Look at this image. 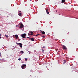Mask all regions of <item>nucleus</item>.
I'll return each mask as SVG.
<instances>
[{
    "label": "nucleus",
    "mask_w": 78,
    "mask_h": 78,
    "mask_svg": "<svg viewBox=\"0 0 78 78\" xmlns=\"http://www.w3.org/2000/svg\"><path fill=\"white\" fill-rule=\"evenodd\" d=\"M27 36V34H23L21 35V37L23 38V39H25L26 37L25 36Z\"/></svg>",
    "instance_id": "nucleus-1"
},
{
    "label": "nucleus",
    "mask_w": 78,
    "mask_h": 78,
    "mask_svg": "<svg viewBox=\"0 0 78 78\" xmlns=\"http://www.w3.org/2000/svg\"><path fill=\"white\" fill-rule=\"evenodd\" d=\"M26 65H22L21 66V67L23 69H25V68H26Z\"/></svg>",
    "instance_id": "nucleus-2"
},
{
    "label": "nucleus",
    "mask_w": 78,
    "mask_h": 78,
    "mask_svg": "<svg viewBox=\"0 0 78 78\" xmlns=\"http://www.w3.org/2000/svg\"><path fill=\"white\" fill-rule=\"evenodd\" d=\"M20 28H22L23 27H24V26H23V24L22 23H21L20 24Z\"/></svg>",
    "instance_id": "nucleus-3"
},
{
    "label": "nucleus",
    "mask_w": 78,
    "mask_h": 78,
    "mask_svg": "<svg viewBox=\"0 0 78 78\" xmlns=\"http://www.w3.org/2000/svg\"><path fill=\"white\" fill-rule=\"evenodd\" d=\"M63 50H67V48L64 45L63 46Z\"/></svg>",
    "instance_id": "nucleus-4"
},
{
    "label": "nucleus",
    "mask_w": 78,
    "mask_h": 78,
    "mask_svg": "<svg viewBox=\"0 0 78 78\" xmlns=\"http://www.w3.org/2000/svg\"><path fill=\"white\" fill-rule=\"evenodd\" d=\"M19 45H20V47H21V48H22V44L20 43H19Z\"/></svg>",
    "instance_id": "nucleus-5"
},
{
    "label": "nucleus",
    "mask_w": 78,
    "mask_h": 78,
    "mask_svg": "<svg viewBox=\"0 0 78 78\" xmlns=\"http://www.w3.org/2000/svg\"><path fill=\"white\" fill-rule=\"evenodd\" d=\"M66 2V0H62V3H64V2Z\"/></svg>",
    "instance_id": "nucleus-6"
},
{
    "label": "nucleus",
    "mask_w": 78,
    "mask_h": 78,
    "mask_svg": "<svg viewBox=\"0 0 78 78\" xmlns=\"http://www.w3.org/2000/svg\"><path fill=\"white\" fill-rule=\"evenodd\" d=\"M30 39L31 41H34L35 40L33 38H30Z\"/></svg>",
    "instance_id": "nucleus-7"
},
{
    "label": "nucleus",
    "mask_w": 78,
    "mask_h": 78,
    "mask_svg": "<svg viewBox=\"0 0 78 78\" xmlns=\"http://www.w3.org/2000/svg\"><path fill=\"white\" fill-rule=\"evenodd\" d=\"M30 33H31V36H32V35H33V32L31 31H30Z\"/></svg>",
    "instance_id": "nucleus-8"
},
{
    "label": "nucleus",
    "mask_w": 78,
    "mask_h": 78,
    "mask_svg": "<svg viewBox=\"0 0 78 78\" xmlns=\"http://www.w3.org/2000/svg\"><path fill=\"white\" fill-rule=\"evenodd\" d=\"M20 53H22V54H23L24 53V52L23 51H20Z\"/></svg>",
    "instance_id": "nucleus-9"
},
{
    "label": "nucleus",
    "mask_w": 78,
    "mask_h": 78,
    "mask_svg": "<svg viewBox=\"0 0 78 78\" xmlns=\"http://www.w3.org/2000/svg\"><path fill=\"white\" fill-rule=\"evenodd\" d=\"M15 37H16V39H17L18 38V35L16 34L15 36Z\"/></svg>",
    "instance_id": "nucleus-10"
},
{
    "label": "nucleus",
    "mask_w": 78,
    "mask_h": 78,
    "mask_svg": "<svg viewBox=\"0 0 78 78\" xmlns=\"http://www.w3.org/2000/svg\"><path fill=\"white\" fill-rule=\"evenodd\" d=\"M42 34H45V33L44 31H43L41 32Z\"/></svg>",
    "instance_id": "nucleus-11"
},
{
    "label": "nucleus",
    "mask_w": 78,
    "mask_h": 78,
    "mask_svg": "<svg viewBox=\"0 0 78 78\" xmlns=\"http://www.w3.org/2000/svg\"><path fill=\"white\" fill-rule=\"evenodd\" d=\"M46 12L47 14H49V12H48V10H47V9L46 10Z\"/></svg>",
    "instance_id": "nucleus-12"
},
{
    "label": "nucleus",
    "mask_w": 78,
    "mask_h": 78,
    "mask_svg": "<svg viewBox=\"0 0 78 78\" xmlns=\"http://www.w3.org/2000/svg\"><path fill=\"white\" fill-rule=\"evenodd\" d=\"M63 64H65V63L67 62V61L66 60H65L63 61Z\"/></svg>",
    "instance_id": "nucleus-13"
},
{
    "label": "nucleus",
    "mask_w": 78,
    "mask_h": 78,
    "mask_svg": "<svg viewBox=\"0 0 78 78\" xmlns=\"http://www.w3.org/2000/svg\"><path fill=\"white\" fill-rule=\"evenodd\" d=\"M19 16H22V13H20L18 14Z\"/></svg>",
    "instance_id": "nucleus-14"
},
{
    "label": "nucleus",
    "mask_w": 78,
    "mask_h": 78,
    "mask_svg": "<svg viewBox=\"0 0 78 78\" xmlns=\"http://www.w3.org/2000/svg\"><path fill=\"white\" fill-rule=\"evenodd\" d=\"M5 36L6 37H9V36H8V35H5Z\"/></svg>",
    "instance_id": "nucleus-15"
},
{
    "label": "nucleus",
    "mask_w": 78,
    "mask_h": 78,
    "mask_svg": "<svg viewBox=\"0 0 78 78\" xmlns=\"http://www.w3.org/2000/svg\"><path fill=\"white\" fill-rule=\"evenodd\" d=\"M42 52L43 53H44V49H42Z\"/></svg>",
    "instance_id": "nucleus-16"
},
{
    "label": "nucleus",
    "mask_w": 78,
    "mask_h": 78,
    "mask_svg": "<svg viewBox=\"0 0 78 78\" xmlns=\"http://www.w3.org/2000/svg\"><path fill=\"white\" fill-rule=\"evenodd\" d=\"M41 37H43V38H45V36H44V35L42 36Z\"/></svg>",
    "instance_id": "nucleus-17"
},
{
    "label": "nucleus",
    "mask_w": 78,
    "mask_h": 78,
    "mask_svg": "<svg viewBox=\"0 0 78 78\" xmlns=\"http://www.w3.org/2000/svg\"><path fill=\"white\" fill-rule=\"evenodd\" d=\"M18 60L19 61H20L21 60V58H19V59H18Z\"/></svg>",
    "instance_id": "nucleus-18"
},
{
    "label": "nucleus",
    "mask_w": 78,
    "mask_h": 78,
    "mask_svg": "<svg viewBox=\"0 0 78 78\" xmlns=\"http://www.w3.org/2000/svg\"><path fill=\"white\" fill-rule=\"evenodd\" d=\"M16 44H17V45H19V43H18L16 42Z\"/></svg>",
    "instance_id": "nucleus-19"
},
{
    "label": "nucleus",
    "mask_w": 78,
    "mask_h": 78,
    "mask_svg": "<svg viewBox=\"0 0 78 78\" xmlns=\"http://www.w3.org/2000/svg\"><path fill=\"white\" fill-rule=\"evenodd\" d=\"M39 35H40V34H37L36 35V36H39Z\"/></svg>",
    "instance_id": "nucleus-20"
},
{
    "label": "nucleus",
    "mask_w": 78,
    "mask_h": 78,
    "mask_svg": "<svg viewBox=\"0 0 78 78\" xmlns=\"http://www.w3.org/2000/svg\"><path fill=\"white\" fill-rule=\"evenodd\" d=\"M25 61H27V58H25Z\"/></svg>",
    "instance_id": "nucleus-21"
},
{
    "label": "nucleus",
    "mask_w": 78,
    "mask_h": 78,
    "mask_svg": "<svg viewBox=\"0 0 78 78\" xmlns=\"http://www.w3.org/2000/svg\"><path fill=\"white\" fill-rule=\"evenodd\" d=\"M2 56V54H1V52H0V56Z\"/></svg>",
    "instance_id": "nucleus-22"
},
{
    "label": "nucleus",
    "mask_w": 78,
    "mask_h": 78,
    "mask_svg": "<svg viewBox=\"0 0 78 78\" xmlns=\"http://www.w3.org/2000/svg\"><path fill=\"white\" fill-rule=\"evenodd\" d=\"M29 39H31V38H30V37H27Z\"/></svg>",
    "instance_id": "nucleus-23"
},
{
    "label": "nucleus",
    "mask_w": 78,
    "mask_h": 78,
    "mask_svg": "<svg viewBox=\"0 0 78 78\" xmlns=\"http://www.w3.org/2000/svg\"><path fill=\"white\" fill-rule=\"evenodd\" d=\"M45 46H43V48H45Z\"/></svg>",
    "instance_id": "nucleus-24"
},
{
    "label": "nucleus",
    "mask_w": 78,
    "mask_h": 78,
    "mask_svg": "<svg viewBox=\"0 0 78 78\" xmlns=\"http://www.w3.org/2000/svg\"><path fill=\"white\" fill-rule=\"evenodd\" d=\"M18 41H20V39H18Z\"/></svg>",
    "instance_id": "nucleus-25"
},
{
    "label": "nucleus",
    "mask_w": 78,
    "mask_h": 78,
    "mask_svg": "<svg viewBox=\"0 0 78 78\" xmlns=\"http://www.w3.org/2000/svg\"><path fill=\"white\" fill-rule=\"evenodd\" d=\"M19 12H21V11H19Z\"/></svg>",
    "instance_id": "nucleus-26"
},
{
    "label": "nucleus",
    "mask_w": 78,
    "mask_h": 78,
    "mask_svg": "<svg viewBox=\"0 0 78 78\" xmlns=\"http://www.w3.org/2000/svg\"><path fill=\"white\" fill-rule=\"evenodd\" d=\"M0 39H2V37H0Z\"/></svg>",
    "instance_id": "nucleus-27"
},
{
    "label": "nucleus",
    "mask_w": 78,
    "mask_h": 78,
    "mask_svg": "<svg viewBox=\"0 0 78 78\" xmlns=\"http://www.w3.org/2000/svg\"><path fill=\"white\" fill-rule=\"evenodd\" d=\"M0 36H2V34H0Z\"/></svg>",
    "instance_id": "nucleus-28"
},
{
    "label": "nucleus",
    "mask_w": 78,
    "mask_h": 78,
    "mask_svg": "<svg viewBox=\"0 0 78 78\" xmlns=\"http://www.w3.org/2000/svg\"><path fill=\"white\" fill-rule=\"evenodd\" d=\"M37 1H38V0H36V2H37Z\"/></svg>",
    "instance_id": "nucleus-29"
},
{
    "label": "nucleus",
    "mask_w": 78,
    "mask_h": 78,
    "mask_svg": "<svg viewBox=\"0 0 78 78\" xmlns=\"http://www.w3.org/2000/svg\"><path fill=\"white\" fill-rule=\"evenodd\" d=\"M17 26H18L16 25V27H17Z\"/></svg>",
    "instance_id": "nucleus-30"
},
{
    "label": "nucleus",
    "mask_w": 78,
    "mask_h": 78,
    "mask_svg": "<svg viewBox=\"0 0 78 78\" xmlns=\"http://www.w3.org/2000/svg\"><path fill=\"white\" fill-rule=\"evenodd\" d=\"M41 36H42V34H41Z\"/></svg>",
    "instance_id": "nucleus-31"
},
{
    "label": "nucleus",
    "mask_w": 78,
    "mask_h": 78,
    "mask_svg": "<svg viewBox=\"0 0 78 78\" xmlns=\"http://www.w3.org/2000/svg\"><path fill=\"white\" fill-rule=\"evenodd\" d=\"M30 0V1H31V0Z\"/></svg>",
    "instance_id": "nucleus-32"
}]
</instances>
